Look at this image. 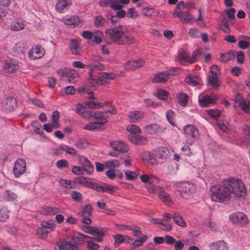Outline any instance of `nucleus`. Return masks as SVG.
<instances>
[{
	"instance_id": "37",
	"label": "nucleus",
	"mask_w": 250,
	"mask_h": 250,
	"mask_svg": "<svg viewBox=\"0 0 250 250\" xmlns=\"http://www.w3.org/2000/svg\"><path fill=\"white\" fill-rule=\"evenodd\" d=\"M86 238L87 239V246L89 250H97L99 248V245L95 242L96 241L95 238L86 235Z\"/></svg>"
},
{
	"instance_id": "20",
	"label": "nucleus",
	"mask_w": 250,
	"mask_h": 250,
	"mask_svg": "<svg viewBox=\"0 0 250 250\" xmlns=\"http://www.w3.org/2000/svg\"><path fill=\"white\" fill-rule=\"evenodd\" d=\"M71 4V0H57L55 9L58 13H62L67 10Z\"/></svg>"
},
{
	"instance_id": "51",
	"label": "nucleus",
	"mask_w": 250,
	"mask_h": 250,
	"mask_svg": "<svg viewBox=\"0 0 250 250\" xmlns=\"http://www.w3.org/2000/svg\"><path fill=\"white\" fill-rule=\"evenodd\" d=\"M24 23L22 21H17L12 23L10 26V28L13 31H19L23 29L24 28Z\"/></svg>"
},
{
	"instance_id": "34",
	"label": "nucleus",
	"mask_w": 250,
	"mask_h": 250,
	"mask_svg": "<svg viewBox=\"0 0 250 250\" xmlns=\"http://www.w3.org/2000/svg\"><path fill=\"white\" fill-rule=\"evenodd\" d=\"M235 57V54L234 51H229L228 52L222 53L221 54L219 61L222 62H226L229 60L233 59Z\"/></svg>"
},
{
	"instance_id": "10",
	"label": "nucleus",
	"mask_w": 250,
	"mask_h": 250,
	"mask_svg": "<svg viewBox=\"0 0 250 250\" xmlns=\"http://www.w3.org/2000/svg\"><path fill=\"white\" fill-rule=\"evenodd\" d=\"M234 107H239L244 112L248 113L250 111V102L247 103L244 101L242 96L240 94H237L235 96Z\"/></svg>"
},
{
	"instance_id": "33",
	"label": "nucleus",
	"mask_w": 250,
	"mask_h": 250,
	"mask_svg": "<svg viewBox=\"0 0 250 250\" xmlns=\"http://www.w3.org/2000/svg\"><path fill=\"white\" fill-rule=\"evenodd\" d=\"M105 231L103 228H96L93 227L92 235L96 236L95 238L96 241L100 242L102 241L104 235Z\"/></svg>"
},
{
	"instance_id": "48",
	"label": "nucleus",
	"mask_w": 250,
	"mask_h": 250,
	"mask_svg": "<svg viewBox=\"0 0 250 250\" xmlns=\"http://www.w3.org/2000/svg\"><path fill=\"white\" fill-rule=\"evenodd\" d=\"M106 23V20L102 16L99 15L95 17L94 25L97 28L104 26Z\"/></svg>"
},
{
	"instance_id": "27",
	"label": "nucleus",
	"mask_w": 250,
	"mask_h": 250,
	"mask_svg": "<svg viewBox=\"0 0 250 250\" xmlns=\"http://www.w3.org/2000/svg\"><path fill=\"white\" fill-rule=\"evenodd\" d=\"M144 112L140 111H134L130 112L128 114V117L130 121L133 123H136L142 120L144 117Z\"/></svg>"
},
{
	"instance_id": "21",
	"label": "nucleus",
	"mask_w": 250,
	"mask_h": 250,
	"mask_svg": "<svg viewBox=\"0 0 250 250\" xmlns=\"http://www.w3.org/2000/svg\"><path fill=\"white\" fill-rule=\"evenodd\" d=\"M17 105L16 100L11 97H8L5 99L2 103V109L5 112L13 111Z\"/></svg>"
},
{
	"instance_id": "54",
	"label": "nucleus",
	"mask_w": 250,
	"mask_h": 250,
	"mask_svg": "<svg viewBox=\"0 0 250 250\" xmlns=\"http://www.w3.org/2000/svg\"><path fill=\"white\" fill-rule=\"evenodd\" d=\"M74 145L77 148L83 149L88 147L89 144L84 139H79L75 142Z\"/></svg>"
},
{
	"instance_id": "58",
	"label": "nucleus",
	"mask_w": 250,
	"mask_h": 250,
	"mask_svg": "<svg viewBox=\"0 0 250 250\" xmlns=\"http://www.w3.org/2000/svg\"><path fill=\"white\" fill-rule=\"evenodd\" d=\"M50 232L47 229H45L43 228H39L37 230V234L39 237L42 239H45L47 237V234Z\"/></svg>"
},
{
	"instance_id": "42",
	"label": "nucleus",
	"mask_w": 250,
	"mask_h": 250,
	"mask_svg": "<svg viewBox=\"0 0 250 250\" xmlns=\"http://www.w3.org/2000/svg\"><path fill=\"white\" fill-rule=\"evenodd\" d=\"M178 103L182 106H186L188 101V97L186 93H180L177 95Z\"/></svg>"
},
{
	"instance_id": "55",
	"label": "nucleus",
	"mask_w": 250,
	"mask_h": 250,
	"mask_svg": "<svg viewBox=\"0 0 250 250\" xmlns=\"http://www.w3.org/2000/svg\"><path fill=\"white\" fill-rule=\"evenodd\" d=\"M60 148L62 149V151H65L67 153L71 155H75L77 153V151L74 148L71 147L66 145H60Z\"/></svg>"
},
{
	"instance_id": "35",
	"label": "nucleus",
	"mask_w": 250,
	"mask_h": 250,
	"mask_svg": "<svg viewBox=\"0 0 250 250\" xmlns=\"http://www.w3.org/2000/svg\"><path fill=\"white\" fill-rule=\"evenodd\" d=\"M189 56L188 55V53L185 51H182L178 54L176 59V61L181 64H185V63H189Z\"/></svg>"
},
{
	"instance_id": "29",
	"label": "nucleus",
	"mask_w": 250,
	"mask_h": 250,
	"mask_svg": "<svg viewBox=\"0 0 250 250\" xmlns=\"http://www.w3.org/2000/svg\"><path fill=\"white\" fill-rule=\"evenodd\" d=\"M65 24L75 27L82 23V20L77 16H73L70 18L63 19Z\"/></svg>"
},
{
	"instance_id": "56",
	"label": "nucleus",
	"mask_w": 250,
	"mask_h": 250,
	"mask_svg": "<svg viewBox=\"0 0 250 250\" xmlns=\"http://www.w3.org/2000/svg\"><path fill=\"white\" fill-rule=\"evenodd\" d=\"M93 208L90 204L85 205L82 209V212L79 213V214L81 215H87L90 216L92 215Z\"/></svg>"
},
{
	"instance_id": "63",
	"label": "nucleus",
	"mask_w": 250,
	"mask_h": 250,
	"mask_svg": "<svg viewBox=\"0 0 250 250\" xmlns=\"http://www.w3.org/2000/svg\"><path fill=\"white\" fill-rule=\"evenodd\" d=\"M72 172L76 175H83L85 169L82 167L74 166L72 169Z\"/></svg>"
},
{
	"instance_id": "31",
	"label": "nucleus",
	"mask_w": 250,
	"mask_h": 250,
	"mask_svg": "<svg viewBox=\"0 0 250 250\" xmlns=\"http://www.w3.org/2000/svg\"><path fill=\"white\" fill-rule=\"evenodd\" d=\"M42 213L45 215H53L61 212L60 208L57 207H45L42 209Z\"/></svg>"
},
{
	"instance_id": "62",
	"label": "nucleus",
	"mask_w": 250,
	"mask_h": 250,
	"mask_svg": "<svg viewBox=\"0 0 250 250\" xmlns=\"http://www.w3.org/2000/svg\"><path fill=\"white\" fill-rule=\"evenodd\" d=\"M70 194L72 199L76 202H80L82 199V195L78 191H72Z\"/></svg>"
},
{
	"instance_id": "49",
	"label": "nucleus",
	"mask_w": 250,
	"mask_h": 250,
	"mask_svg": "<svg viewBox=\"0 0 250 250\" xmlns=\"http://www.w3.org/2000/svg\"><path fill=\"white\" fill-rule=\"evenodd\" d=\"M93 34L94 37L93 41L96 43H101L103 41V33L100 30H97L95 31Z\"/></svg>"
},
{
	"instance_id": "8",
	"label": "nucleus",
	"mask_w": 250,
	"mask_h": 250,
	"mask_svg": "<svg viewBox=\"0 0 250 250\" xmlns=\"http://www.w3.org/2000/svg\"><path fill=\"white\" fill-rule=\"evenodd\" d=\"M60 113L55 110L52 112L51 116V124H45L43 125V129L47 132H51L53 129L58 128L60 124L59 123Z\"/></svg>"
},
{
	"instance_id": "24",
	"label": "nucleus",
	"mask_w": 250,
	"mask_h": 250,
	"mask_svg": "<svg viewBox=\"0 0 250 250\" xmlns=\"http://www.w3.org/2000/svg\"><path fill=\"white\" fill-rule=\"evenodd\" d=\"M176 16L184 23L192 24L194 21L193 16L188 12H178Z\"/></svg>"
},
{
	"instance_id": "41",
	"label": "nucleus",
	"mask_w": 250,
	"mask_h": 250,
	"mask_svg": "<svg viewBox=\"0 0 250 250\" xmlns=\"http://www.w3.org/2000/svg\"><path fill=\"white\" fill-rule=\"evenodd\" d=\"M173 220L178 226L182 227H186V222L182 217L178 213H173Z\"/></svg>"
},
{
	"instance_id": "2",
	"label": "nucleus",
	"mask_w": 250,
	"mask_h": 250,
	"mask_svg": "<svg viewBox=\"0 0 250 250\" xmlns=\"http://www.w3.org/2000/svg\"><path fill=\"white\" fill-rule=\"evenodd\" d=\"M105 33L116 44L129 45L136 42L135 39L129 34L124 32L121 25L108 28L106 30Z\"/></svg>"
},
{
	"instance_id": "47",
	"label": "nucleus",
	"mask_w": 250,
	"mask_h": 250,
	"mask_svg": "<svg viewBox=\"0 0 250 250\" xmlns=\"http://www.w3.org/2000/svg\"><path fill=\"white\" fill-rule=\"evenodd\" d=\"M209 83L211 86L214 87H218L219 86L216 72L211 71V74L209 76Z\"/></svg>"
},
{
	"instance_id": "28",
	"label": "nucleus",
	"mask_w": 250,
	"mask_h": 250,
	"mask_svg": "<svg viewBox=\"0 0 250 250\" xmlns=\"http://www.w3.org/2000/svg\"><path fill=\"white\" fill-rule=\"evenodd\" d=\"M215 99L208 95H205L199 100V104L202 107H208L215 103Z\"/></svg>"
},
{
	"instance_id": "30",
	"label": "nucleus",
	"mask_w": 250,
	"mask_h": 250,
	"mask_svg": "<svg viewBox=\"0 0 250 250\" xmlns=\"http://www.w3.org/2000/svg\"><path fill=\"white\" fill-rule=\"evenodd\" d=\"M75 111L78 114L83 118L87 119H90L89 111L86 110L85 107L82 104H77L75 108Z\"/></svg>"
},
{
	"instance_id": "13",
	"label": "nucleus",
	"mask_w": 250,
	"mask_h": 250,
	"mask_svg": "<svg viewBox=\"0 0 250 250\" xmlns=\"http://www.w3.org/2000/svg\"><path fill=\"white\" fill-rule=\"evenodd\" d=\"M45 53L44 49L41 45H37L33 47L28 52L30 59L36 60L42 58Z\"/></svg>"
},
{
	"instance_id": "26",
	"label": "nucleus",
	"mask_w": 250,
	"mask_h": 250,
	"mask_svg": "<svg viewBox=\"0 0 250 250\" xmlns=\"http://www.w3.org/2000/svg\"><path fill=\"white\" fill-rule=\"evenodd\" d=\"M144 130L145 132L150 134H158L163 131L162 128L157 124L147 125L144 127Z\"/></svg>"
},
{
	"instance_id": "59",
	"label": "nucleus",
	"mask_w": 250,
	"mask_h": 250,
	"mask_svg": "<svg viewBox=\"0 0 250 250\" xmlns=\"http://www.w3.org/2000/svg\"><path fill=\"white\" fill-rule=\"evenodd\" d=\"M156 95L158 98L162 100H165L168 97V93L165 90L159 89L157 90Z\"/></svg>"
},
{
	"instance_id": "4",
	"label": "nucleus",
	"mask_w": 250,
	"mask_h": 250,
	"mask_svg": "<svg viewBox=\"0 0 250 250\" xmlns=\"http://www.w3.org/2000/svg\"><path fill=\"white\" fill-rule=\"evenodd\" d=\"M86 235L78 233L73 236H68L61 242L60 248L64 250H78L83 243Z\"/></svg>"
},
{
	"instance_id": "39",
	"label": "nucleus",
	"mask_w": 250,
	"mask_h": 250,
	"mask_svg": "<svg viewBox=\"0 0 250 250\" xmlns=\"http://www.w3.org/2000/svg\"><path fill=\"white\" fill-rule=\"evenodd\" d=\"M160 199L164 202L167 206H170L171 204V197L168 193L165 191L162 190L159 192Z\"/></svg>"
},
{
	"instance_id": "14",
	"label": "nucleus",
	"mask_w": 250,
	"mask_h": 250,
	"mask_svg": "<svg viewBox=\"0 0 250 250\" xmlns=\"http://www.w3.org/2000/svg\"><path fill=\"white\" fill-rule=\"evenodd\" d=\"M184 133L188 139H195L198 135L199 132L197 127L192 125H188L184 128Z\"/></svg>"
},
{
	"instance_id": "46",
	"label": "nucleus",
	"mask_w": 250,
	"mask_h": 250,
	"mask_svg": "<svg viewBox=\"0 0 250 250\" xmlns=\"http://www.w3.org/2000/svg\"><path fill=\"white\" fill-rule=\"evenodd\" d=\"M10 211L6 207H2L0 208V221L5 222L9 217Z\"/></svg>"
},
{
	"instance_id": "7",
	"label": "nucleus",
	"mask_w": 250,
	"mask_h": 250,
	"mask_svg": "<svg viewBox=\"0 0 250 250\" xmlns=\"http://www.w3.org/2000/svg\"><path fill=\"white\" fill-rule=\"evenodd\" d=\"M196 186L192 183L185 182L178 184L176 189L181 193L187 195H190L196 189Z\"/></svg>"
},
{
	"instance_id": "36",
	"label": "nucleus",
	"mask_w": 250,
	"mask_h": 250,
	"mask_svg": "<svg viewBox=\"0 0 250 250\" xmlns=\"http://www.w3.org/2000/svg\"><path fill=\"white\" fill-rule=\"evenodd\" d=\"M185 81L188 84L193 86L200 84L201 83V79L196 75H189L186 78Z\"/></svg>"
},
{
	"instance_id": "60",
	"label": "nucleus",
	"mask_w": 250,
	"mask_h": 250,
	"mask_svg": "<svg viewBox=\"0 0 250 250\" xmlns=\"http://www.w3.org/2000/svg\"><path fill=\"white\" fill-rule=\"evenodd\" d=\"M125 174L126 179L128 180L136 179L138 174L137 172L132 171H126Z\"/></svg>"
},
{
	"instance_id": "23",
	"label": "nucleus",
	"mask_w": 250,
	"mask_h": 250,
	"mask_svg": "<svg viewBox=\"0 0 250 250\" xmlns=\"http://www.w3.org/2000/svg\"><path fill=\"white\" fill-rule=\"evenodd\" d=\"M209 247L211 250H229L228 244L223 240L211 242Z\"/></svg>"
},
{
	"instance_id": "43",
	"label": "nucleus",
	"mask_w": 250,
	"mask_h": 250,
	"mask_svg": "<svg viewBox=\"0 0 250 250\" xmlns=\"http://www.w3.org/2000/svg\"><path fill=\"white\" fill-rule=\"evenodd\" d=\"M201 55V50L200 49H197L194 50L191 55V57H189V63H193L199 60Z\"/></svg>"
},
{
	"instance_id": "50",
	"label": "nucleus",
	"mask_w": 250,
	"mask_h": 250,
	"mask_svg": "<svg viewBox=\"0 0 250 250\" xmlns=\"http://www.w3.org/2000/svg\"><path fill=\"white\" fill-rule=\"evenodd\" d=\"M100 123L97 122H91L83 127V129L93 131L99 129L101 127Z\"/></svg>"
},
{
	"instance_id": "57",
	"label": "nucleus",
	"mask_w": 250,
	"mask_h": 250,
	"mask_svg": "<svg viewBox=\"0 0 250 250\" xmlns=\"http://www.w3.org/2000/svg\"><path fill=\"white\" fill-rule=\"evenodd\" d=\"M41 226L43 228L45 229H47L48 231H50V232L53 231L55 228V224L51 222H42Z\"/></svg>"
},
{
	"instance_id": "11",
	"label": "nucleus",
	"mask_w": 250,
	"mask_h": 250,
	"mask_svg": "<svg viewBox=\"0 0 250 250\" xmlns=\"http://www.w3.org/2000/svg\"><path fill=\"white\" fill-rule=\"evenodd\" d=\"M101 57L98 56L92 57L88 61L86 67L90 70V76L92 78L93 72L96 70H102L104 68L103 64H99L98 65H95V63L98 61H101Z\"/></svg>"
},
{
	"instance_id": "17",
	"label": "nucleus",
	"mask_w": 250,
	"mask_h": 250,
	"mask_svg": "<svg viewBox=\"0 0 250 250\" xmlns=\"http://www.w3.org/2000/svg\"><path fill=\"white\" fill-rule=\"evenodd\" d=\"M69 48L73 55H81L83 53V50L80 46V41L77 39H72L70 40Z\"/></svg>"
},
{
	"instance_id": "38",
	"label": "nucleus",
	"mask_w": 250,
	"mask_h": 250,
	"mask_svg": "<svg viewBox=\"0 0 250 250\" xmlns=\"http://www.w3.org/2000/svg\"><path fill=\"white\" fill-rule=\"evenodd\" d=\"M3 198L7 201L13 202L18 198V195L10 190H5L3 193Z\"/></svg>"
},
{
	"instance_id": "44",
	"label": "nucleus",
	"mask_w": 250,
	"mask_h": 250,
	"mask_svg": "<svg viewBox=\"0 0 250 250\" xmlns=\"http://www.w3.org/2000/svg\"><path fill=\"white\" fill-rule=\"evenodd\" d=\"M120 162L117 159L109 160L105 162V166L106 168L115 169L119 167Z\"/></svg>"
},
{
	"instance_id": "6",
	"label": "nucleus",
	"mask_w": 250,
	"mask_h": 250,
	"mask_svg": "<svg viewBox=\"0 0 250 250\" xmlns=\"http://www.w3.org/2000/svg\"><path fill=\"white\" fill-rule=\"evenodd\" d=\"M112 149L109 151V155L112 157H117L120 153L127 152L128 148L122 141H112L110 142Z\"/></svg>"
},
{
	"instance_id": "32",
	"label": "nucleus",
	"mask_w": 250,
	"mask_h": 250,
	"mask_svg": "<svg viewBox=\"0 0 250 250\" xmlns=\"http://www.w3.org/2000/svg\"><path fill=\"white\" fill-rule=\"evenodd\" d=\"M171 219V215L169 213H165L163 219H161L162 229L164 230H169L171 229V226L168 223Z\"/></svg>"
},
{
	"instance_id": "9",
	"label": "nucleus",
	"mask_w": 250,
	"mask_h": 250,
	"mask_svg": "<svg viewBox=\"0 0 250 250\" xmlns=\"http://www.w3.org/2000/svg\"><path fill=\"white\" fill-rule=\"evenodd\" d=\"M26 163L24 159H20L16 161L13 168L14 176L18 178L22 175L26 171Z\"/></svg>"
},
{
	"instance_id": "18",
	"label": "nucleus",
	"mask_w": 250,
	"mask_h": 250,
	"mask_svg": "<svg viewBox=\"0 0 250 250\" xmlns=\"http://www.w3.org/2000/svg\"><path fill=\"white\" fill-rule=\"evenodd\" d=\"M78 161L85 169V171L89 174L92 173L94 170V167L87 158L83 156L79 155L78 157Z\"/></svg>"
},
{
	"instance_id": "3",
	"label": "nucleus",
	"mask_w": 250,
	"mask_h": 250,
	"mask_svg": "<svg viewBox=\"0 0 250 250\" xmlns=\"http://www.w3.org/2000/svg\"><path fill=\"white\" fill-rule=\"evenodd\" d=\"M170 155L169 150L165 147H161L157 149L150 152H145L142 154V160L146 163L153 165L158 164L159 160L167 159Z\"/></svg>"
},
{
	"instance_id": "12",
	"label": "nucleus",
	"mask_w": 250,
	"mask_h": 250,
	"mask_svg": "<svg viewBox=\"0 0 250 250\" xmlns=\"http://www.w3.org/2000/svg\"><path fill=\"white\" fill-rule=\"evenodd\" d=\"M19 68V64L17 61L8 59L5 60L3 66L4 72L8 73H12L16 71Z\"/></svg>"
},
{
	"instance_id": "15",
	"label": "nucleus",
	"mask_w": 250,
	"mask_h": 250,
	"mask_svg": "<svg viewBox=\"0 0 250 250\" xmlns=\"http://www.w3.org/2000/svg\"><path fill=\"white\" fill-rule=\"evenodd\" d=\"M230 220L234 223L240 224L242 226L246 225L248 220L245 214L242 212H236L230 215Z\"/></svg>"
},
{
	"instance_id": "45",
	"label": "nucleus",
	"mask_w": 250,
	"mask_h": 250,
	"mask_svg": "<svg viewBox=\"0 0 250 250\" xmlns=\"http://www.w3.org/2000/svg\"><path fill=\"white\" fill-rule=\"evenodd\" d=\"M147 240V236L146 235H143L140 238L134 241L131 244V249H135L137 247H141L143 243L146 242Z\"/></svg>"
},
{
	"instance_id": "19",
	"label": "nucleus",
	"mask_w": 250,
	"mask_h": 250,
	"mask_svg": "<svg viewBox=\"0 0 250 250\" xmlns=\"http://www.w3.org/2000/svg\"><path fill=\"white\" fill-rule=\"evenodd\" d=\"M145 64V61L140 59L137 61H129L125 64V68L128 71H134L143 66Z\"/></svg>"
},
{
	"instance_id": "40",
	"label": "nucleus",
	"mask_w": 250,
	"mask_h": 250,
	"mask_svg": "<svg viewBox=\"0 0 250 250\" xmlns=\"http://www.w3.org/2000/svg\"><path fill=\"white\" fill-rule=\"evenodd\" d=\"M116 77V75L113 73H106L102 72L99 74V79H98L99 81L97 82L98 83H100L101 82V84H103V80L102 79H105L107 80H113Z\"/></svg>"
},
{
	"instance_id": "16",
	"label": "nucleus",
	"mask_w": 250,
	"mask_h": 250,
	"mask_svg": "<svg viewBox=\"0 0 250 250\" xmlns=\"http://www.w3.org/2000/svg\"><path fill=\"white\" fill-rule=\"evenodd\" d=\"M99 4L102 7L109 6L113 10H120L122 7L118 0H99Z\"/></svg>"
},
{
	"instance_id": "64",
	"label": "nucleus",
	"mask_w": 250,
	"mask_h": 250,
	"mask_svg": "<svg viewBox=\"0 0 250 250\" xmlns=\"http://www.w3.org/2000/svg\"><path fill=\"white\" fill-rule=\"evenodd\" d=\"M185 7V3L183 1H179L177 4L175 9L174 10V12L173 13V15L174 16L177 15V13L178 12H183L182 10Z\"/></svg>"
},
{
	"instance_id": "61",
	"label": "nucleus",
	"mask_w": 250,
	"mask_h": 250,
	"mask_svg": "<svg viewBox=\"0 0 250 250\" xmlns=\"http://www.w3.org/2000/svg\"><path fill=\"white\" fill-rule=\"evenodd\" d=\"M225 13L228 19H230V22L234 21L235 19V10L233 8L225 10Z\"/></svg>"
},
{
	"instance_id": "22",
	"label": "nucleus",
	"mask_w": 250,
	"mask_h": 250,
	"mask_svg": "<svg viewBox=\"0 0 250 250\" xmlns=\"http://www.w3.org/2000/svg\"><path fill=\"white\" fill-rule=\"evenodd\" d=\"M170 76V73L169 71L160 72L156 74L152 79V82L155 83H162L167 81Z\"/></svg>"
},
{
	"instance_id": "52",
	"label": "nucleus",
	"mask_w": 250,
	"mask_h": 250,
	"mask_svg": "<svg viewBox=\"0 0 250 250\" xmlns=\"http://www.w3.org/2000/svg\"><path fill=\"white\" fill-rule=\"evenodd\" d=\"M244 38L246 40L240 41L238 42V46L240 48L245 49L250 46V37L245 36Z\"/></svg>"
},
{
	"instance_id": "1",
	"label": "nucleus",
	"mask_w": 250,
	"mask_h": 250,
	"mask_svg": "<svg viewBox=\"0 0 250 250\" xmlns=\"http://www.w3.org/2000/svg\"><path fill=\"white\" fill-rule=\"evenodd\" d=\"M210 192L211 200L220 203H227L231 198L243 197L246 195L243 183L233 178L224 181L221 184L212 186Z\"/></svg>"
},
{
	"instance_id": "5",
	"label": "nucleus",
	"mask_w": 250,
	"mask_h": 250,
	"mask_svg": "<svg viewBox=\"0 0 250 250\" xmlns=\"http://www.w3.org/2000/svg\"><path fill=\"white\" fill-rule=\"evenodd\" d=\"M127 131L130 133L129 140L136 145H144L146 143V138L138 136L141 132V129L135 125H130L127 126Z\"/></svg>"
},
{
	"instance_id": "53",
	"label": "nucleus",
	"mask_w": 250,
	"mask_h": 250,
	"mask_svg": "<svg viewBox=\"0 0 250 250\" xmlns=\"http://www.w3.org/2000/svg\"><path fill=\"white\" fill-rule=\"evenodd\" d=\"M203 224L208 227L211 231H217V228L215 223L212 222L209 218L205 219L204 221Z\"/></svg>"
},
{
	"instance_id": "25",
	"label": "nucleus",
	"mask_w": 250,
	"mask_h": 250,
	"mask_svg": "<svg viewBox=\"0 0 250 250\" xmlns=\"http://www.w3.org/2000/svg\"><path fill=\"white\" fill-rule=\"evenodd\" d=\"M90 118H94L97 119L99 121L97 122L100 123L101 125L104 124L107 122L106 117L105 114L101 111L90 112L89 111Z\"/></svg>"
}]
</instances>
